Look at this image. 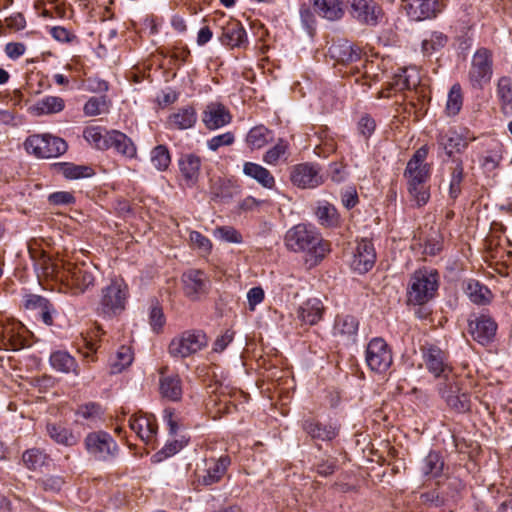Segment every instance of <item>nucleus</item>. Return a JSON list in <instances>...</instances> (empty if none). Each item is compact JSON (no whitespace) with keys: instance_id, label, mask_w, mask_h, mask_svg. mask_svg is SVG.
<instances>
[{"instance_id":"44","label":"nucleus","mask_w":512,"mask_h":512,"mask_svg":"<svg viewBox=\"0 0 512 512\" xmlns=\"http://www.w3.org/2000/svg\"><path fill=\"white\" fill-rule=\"evenodd\" d=\"M497 97L501 103L502 110L508 112L512 108V81L509 77L503 76L498 79Z\"/></svg>"},{"instance_id":"51","label":"nucleus","mask_w":512,"mask_h":512,"mask_svg":"<svg viewBox=\"0 0 512 512\" xmlns=\"http://www.w3.org/2000/svg\"><path fill=\"white\" fill-rule=\"evenodd\" d=\"M288 143L280 139L263 156V161L269 165H276L281 159H286Z\"/></svg>"},{"instance_id":"55","label":"nucleus","mask_w":512,"mask_h":512,"mask_svg":"<svg viewBox=\"0 0 512 512\" xmlns=\"http://www.w3.org/2000/svg\"><path fill=\"white\" fill-rule=\"evenodd\" d=\"M191 246L202 255H208L212 250L211 241L198 231H191L189 234Z\"/></svg>"},{"instance_id":"33","label":"nucleus","mask_w":512,"mask_h":512,"mask_svg":"<svg viewBox=\"0 0 512 512\" xmlns=\"http://www.w3.org/2000/svg\"><path fill=\"white\" fill-rule=\"evenodd\" d=\"M312 4L314 11L330 21L340 19L343 14V0H309Z\"/></svg>"},{"instance_id":"63","label":"nucleus","mask_w":512,"mask_h":512,"mask_svg":"<svg viewBox=\"0 0 512 512\" xmlns=\"http://www.w3.org/2000/svg\"><path fill=\"white\" fill-rule=\"evenodd\" d=\"M264 297V290L260 286L251 288L247 292L249 310L254 311L256 306L264 300Z\"/></svg>"},{"instance_id":"31","label":"nucleus","mask_w":512,"mask_h":512,"mask_svg":"<svg viewBox=\"0 0 512 512\" xmlns=\"http://www.w3.org/2000/svg\"><path fill=\"white\" fill-rule=\"evenodd\" d=\"M359 323L351 315H338L333 326V335L347 341H354L357 335Z\"/></svg>"},{"instance_id":"27","label":"nucleus","mask_w":512,"mask_h":512,"mask_svg":"<svg viewBox=\"0 0 512 512\" xmlns=\"http://www.w3.org/2000/svg\"><path fill=\"white\" fill-rule=\"evenodd\" d=\"M184 292L191 298H197L207 291V277L201 270H189L182 276Z\"/></svg>"},{"instance_id":"22","label":"nucleus","mask_w":512,"mask_h":512,"mask_svg":"<svg viewBox=\"0 0 512 512\" xmlns=\"http://www.w3.org/2000/svg\"><path fill=\"white\" fill-rule=\"evenodd\" d=\"M232 120L229 110L220 103H210L206 106L202 121L207 129L216 130L227 124Z\"/></svg>"},{"instance_id":"10","label":"nucleus","mask_w":512,"mask_h":512,"mask_svg":"<svg viewBox=\"0 0 512 512\" xmlns=\"http://www.w3.org/2000/svg\"><path fill=\"white\" fill-rule=\"evenodd\" d=\"M365 360L372 371L385 373L393 362L392 351L383 338L376 337L366 347Z\"/></svg>"},{"instance_id":"21","label":"nucleus","mask_w":512,"mask_h":512,"mask_svg":"<svg viewBox=\"0 0 512 512\" xmlns=\"http://www.w3.org/2000/svg\"><path fill=\"white\" fill-rule=\"evenodd\" d=\"M442 9L441 0H414L407 6V14L412 20L422 21L436 17Z\"/></svg>"},{"instance_id":"47","label":"nucleus","mask_w":512,"mask_h":512,"mask_svg":"<svg viewBox=\"0 0 512 512\" xmlns=\"http://www.w3.org/2000/svg\"><path fill=\"white\" fill-rule=\"evenodd\" d=\"M444 467L441 456L436 452H430L423 460L421 470L424 475L430 477H438Z\"/></svg>"},{"instance_id":"52","label":"nucleus","mask_w":512,"mask_h":512,"mask_svg":"<svg viewBox=\"0 0 512 512\" xmlns=\"http://www.w3.org/2000/svg\"><path fill=\"white\" fill-rule=\"evenodd\" d=\"M77 420L82 419L89 422H95L101 418L102 410L99 404L90 402L80 405L76 412Z\"/></svg>"},{"instance_id":"4","label":"nucleus","mask_w":512,"mask_h":512,"mask_svg":"<svg viewBox=\"0 0 512 512\" xmlns=\"http://www.w3.org/2000/svg\"><path fill=\"white\" fill-rule=\"evenodd\" d=\"M438 289V274L436 271L419 269L410 277L407 287V303L423 305L434 298Z\"/></svg>"},{"instance_id":"17","label":"nucleus","mask_w":512,"mask_h":512,"mask_svg":"<svg viewBox=\"0 0 512 512\" xmlns=\"http://www.w3.org/2000/svg\"><path fill=\"white\" fill-rule=\"evenodd\" d=\"M468 331L475 341L484 345L494 339L497 323L490 316L482 314L469 320Z\"/></svg>"},{"instance_id":"62","label":"nucleus","mask_w":512,"mask_h":512,"mask_svg":"<svg viewBox=\"0 0 512 512\" xmlns=\"http://www.w3.org/2000/svg\"><path fill=\"white\" fill-rule=\"evenodd\" d=\"M105 106V101L101 98L91 97L84 105V113L87 116L99 115Z\"/></svg>"},{"instance_id":"61","label":"nucleus","mask_w":512,"mask_h":512,"mask_svg":"<svg viewBox=\"0 0 512 512\" xmlns=\"http://www.w3.org/2000/svg\"><path fill=\"white\" fill-rule=\"evenodd\" d=\"M150 325L152 329L159 332L165 324V317L162 309L158 306H152L149 314Z\"/></svg>"},{"instance_id":"24","label":"nucleus","mask_w":512,"mask_h":512,"mask_svg":"<svg viewBox=\"0 0 512 512\" xmlns=\"http://www.w3.org/2000/svg\"><path fill=\"white\" fill-rule=\"evenodd\" d=\"M423 360L428 371L435 377H439L450 370L445 353L434 345L423 348Z\"/></svg>"},{"instance_id":"40","label":"nucleus","mask_w":512,"mask_h":512,"mask_svg":"<svg viewBox=\"0 0 512 512\" xmlns=\"http://www.w3.org/2000/svg\"><path fill=\"white\" fill-rule=\"evenodd\" d=\"M108 132L100 126H88L83 131L84 139L98 150L109 149Z\"/></svg>"},{"instance_id":"59","label":"nucleus","mask_w":512,"mask_h":512,"mask_svg":"<svg viewBox=\"0 0 512 512\" xmlns=\"http://www.w3.org/2000/svg\"><path fill=\"white\" fill-rule=\"evenodd\" d=\"M235 136L232 132H225L223 134L216 135L207 141V147L216 151L222 146H230L234 143Z\"/></svg>"},{"instance_id":"23","label":"nucleus","mask_w":512,"mask_h":512,"mask_svg":"<svg viewBox=\"0 0 512 512\" xmlns=\"http://www.w3.org/2000/svg\"><path fill=\"white\" fill-rule=\"evenodd\" d=\"M166 370H160L159 392L169 401H179L183 394L181 378L178 374H165Z\"/></svg>"},{"instance_id":"46","label":"nucleus","mask_w":512,"mask_h":512,"mask_svg":"<svg viewBox=\"0 0 512 512\" xmlns=\"http://www.w3.org/2000/svg\"><path fill=\"white\" fill-rule=\"evenodd\" d=\"M316 216L318 222L325 227H334L339 223V215L336 208L327 202L318 206Z\"/></svg>"},{"instance_id":"56","label":"nucleus","mask_w":512,"mask_h":512,"mask_svg":"<svg viewBox=\"0 0 512 512\" xmlns=\"http://www.w3.org/2000/svg\"><path fill=\"white\" fill-rule=\"evenodd\" d=\"M464 168L461 162L457 163L451 173L449 195L452 199H456L461 192V182L463 180Z\"/></svg>"},{"instance_id":"8","label":"nucleus","mask_w":512,"mask_h":512,"mask_svg":"<svg viewBox=\"0 0 512 512\" xmlns=\"http://www.w3.org/2000/svg\"><path fill=\"white\" fill-rule=\"evenodd\" d=\"M28 251L38 278L60 279L63 261L53 260L37 240L28 243Z\"/></svg>"},{"instance_id":"38","label":"nucleus","mask_w":512,"mask_h":512,"mask_svg":"<svg viewBox=\"0 0 512 512\" xmlns=\"http://www.w3.org/2000/svg\"><path fill=\"white\" fill-rule=\"evenodd\" d=\"M230 460L227 456L220 457L217 460H212L208 465L205 475L199 477V481L205 485H213L221 480L224 476Z\"/></svg>"},{"instance_id":"19","label":"nucleus","mask_w":512,"mask_h":512,"mask_svg":"<svg viewBox=\"0 0 512 512\" xmlns=\"http://www.w3.org/2000/svg\"><path fill=\"white\" fill-rule=\"evenodd\" d=\"M26 328L16 320H7L0 326V337L7 350H20L25 346Z\"/></svg>"},{"instance_id":"53","label":"nucleus","mask_w":512,"mask_h":512,"mask_svg":"<svg viewBox=\"0 0 512 512\" xmlns=\"http://www.w3.org/2000/svg\"><path fill=\"white\" fill-rule=\"evenodd\" d=\"M463 103L461 87L459 84H454L448 94L446 103V112L448 115L455 116L459 113Z\"/></svg>"},{"instance_id":"3","label":"nucleus","mask_w":512,"mask_h":512,"mask_svg":"<svg viewBox=\"0 0 512 512\" xmlns=\"http://www.w3.org/2000/svg\"><path fill=\"white\" fill-rule=\"evenodd\" d=\"M97 267L85 262L62 264L59 281L73 294L79 295L95 286Z\"/></svg>"},{"instance_id":"32","label":"nucleus","mask_w":512,"mask_h":512,"mask_svg":"<svg viewBox=\"0 0 512 512\" xmlns=\"http://www.w3.org/2000/svg\"><path fill=\"white\" fill-rule=\"evenodd\" d=\"M107 139L109 149L113 148L117 153L127 158H134L136 156V146L124 133L118 130H111L108 132Z\"/></svg>"},{"instance_id":"48","label":"nucleus","mask_w":512,"mask_h":512,"mask_svg":"<svg viewBox=\"0 0 512 512\" xmlns=\"http://www.w3.org/2000/svg\"><path fill=\"white\" fill-rule=\"evenodd\" d=\"M133 361V352L130 347L121 346L114 359L111 360L112 373H120Z\"/></svg>"},{"instance_id":"43","label":"nucleus","mask_w":512,"mask_h":512,"mask_svg":"<svg viewBox=\"0 0 512 512\" xmlns=\"http://www.w3.org/2000/svg\"><path fill=\"white\" fill-rule=\"evenodd\" d=\"M47 432L49 436L58 444L73 446L78 442V437L69 429L61 425L48 424Z\"/></svg>"},{"instance_id":"39","label":"nucleus","mask_w":512,"mask_h":512,"mask_svg":"<svg viewBox=\"0 0 512 512\" xmlns=\"http://www.w3.org/2000/svg\"><path fill=\"white\" fill-rule=\"evenodd\" d=\"M409 201L413 206L420 208L425 206L430 199L429 182L407 183Z\"/></svg>"},{"instance_id":"42","label":"nucleus","mask_w":512,"mask_h":512,"mask_svg":"<svg viewBox=\"0 0 512 512\" xmlns=\"http://www.w3.org/2000/svg\"><path fill=\"white\" fill-rule=\"evenodd\" d=\"M466 294L473 303L479 305L489 303L492 298L491 291L475 280H471L467 283Z\"/></svg>"},{"instance_id":"30","label":"nucleus","mask_w":512,"mask_h":512,"mask_svg":"<svg viewBox=\"0 0 512 512\" xmlns=\"http://www.w3.org/2000/svg\"><path fill=\"white\" fill-rule=\"evenodd\" d=\"M197 121V114L193 107L186 106L171 113L167 119L170 129L186 130L192 128Z\"/></svg>"},{"instance_id":"9","label":"nucleus","mask_w":512,"mask_h":512,"mask_svg":"<svg viewBox=\"0 0 512 512\" xmlns=\"http://www.w3.org/2000/svg\"><path fill=\"white\" fill-rule=\"evenodd\" d=\"M84 445L89 455L98 461H109L118 452V445L110 434L104 431L88 433Z\"/></svg>"},{"instance_id":"6","label":"nucleus","mask_w":512,"mask_h":512,"mask_svg":"<svg viewBox=\"0 0 512 512\" xmlns=\"http://www.w3.org/2000/svg\"><path fill=\"white\" fill-rule=\"evenodd\" d=\"M25 148L37 158L48 159L64 154L67 144L62 138L51 134H37L26 139Z\"/></svg>"},{"instance_id":"57","label":"nucleus","mask_w":512,"mask_h":512,"mask_svg":"<svg viewBox=\"0 0 512 512\" xmlns=\"http://www.w3.org/2000/svg\"><path fill=\"white\" fill-rule=\"evenodd\" d=\"M214 236L228 243H241L242 235L231 226H221L214 230Z\"/></svg>"},{"instance_id":"34","label":"nucleus","mask_w":512,"mask_h":512,"mask_svg":"<svg viewBox=\"0 0 512 512\" xmlns=\"http://www.w3.org/2000/svg\"><path fill=\"white\" fill-rule=\"evenodd\" d=\"M65 108V101L59 96H45L39 99L30 111L35 116L52 115L60 113Z\"/></svg>"},{"instance_id":"28","label":"nucleus","mask_w":512,"mask_h":512,"mask_svg":"<svg viewBox=\"0 0 512 512\" xmlns=\"http://www.w3.org/2000/svg\"><path fill=\"white\" fill-rule=\"evenodd\" d=\"M220 41L230 48L242 47L247 42L246 31L239 22H228L222 29Z\"/></svg>"},{"instance_id":"54","label":"nucleus","mask_w":512,"mask_h":512,"mask_svg":"<svg viewBox=\"0 0 512 512\" xmlns=\"http://www.w3.org/2000/svg\"><path fill=\"white\" fill-rule=\"evenodd\" d=\"M22 459L27 468L36 470L45 465L48 458L44 452L30 449L24 452Z\"/></svg>"},{"instance_id":"18","label":"nucleus","mask_w":512,"mask_h":512,"mask_svg":"<svg viewBox=\"0 0 512 512\" xmlns=\"http://www.w3.org/2000/svg\"><path fill=\"white\" fill-rule=\"evenodd\" d=\"M202 160L194 153L181 154L178 159L180 179L187 187H194L201 175Z\"/></svg>"},{"instance_id":"50","label":"nucleus","mask_w":512,"mask_h":512,"mask_svg":"<svg viewBox=\"0 0 512 512\" xmlns=\"http://www.w3.org/2000/svg\"><path fill=\"white\" fill-rule=\"evenodd\" d=\"M151 162L159 171H165L171 163V156L168 148L164 145H158L151 151Z\"/></svg>"},{"instance_id":"2","label":"nucleus","mask_w":512,"mask_h":512,"mask_svg":"<svg viewBox=\"0 0 512 512\" xmlns=\"http://www.w3.org/2000/svg\"><path fill=\"white\" fill-rule=\"evenodd\" d=\"M129 298V288L121 277L112 278L101 289L98 302V313L105 318H113L122 314L126 309Z\"/></svg>"},{"instance_id":"41","label":"nucleus","mask_w":512,"mask_h":512,"mask_svg":"<svg viewBox=\"0 0 512 512\" xmlns=\"http://www.w3.org/2000/svg\"><path fill=\"white\" fill-rule=\"evenodd\" d=\"M273 139V133L271 130L263 125L253 127L247 135V144L252 149H260L264 147Z\"/></svg>"},{"instance_id":"29","label":"nucleus","mask_w":512,"mask_h":512,"mask_svg":"<svg viewBox=\"0 0 512 512\" xmlns=\"http://www.w3.org/2000/svg\"><path fill=\"white\" fill-rule=\"evenodd\" d=\"M324 305L321 300L313 298L304 302L297 311L298 319L307 325L317 324L323 316Z\"/></svg>"},{"instance_id":"36","label":"nucleus","mask_w":512,"mask_h":512,"mask_svg":"<svg viewBox=\"0 0 512 512\" xmlns=\"http://www.w3.org/2000/svg\"><path fill=\"white\" fill-rule=\"evenodd\" d=\"M437 141L449 156L464 150L467 146L466 140L453 129L442 130Z\"/></svg>"},{"instance_id":"60","label":"nucleus","mask_w":512,"mask_h":512,"mask_svg":"<svg viewBox=\"0 0 512 512\" xmlns=\"http://www.w3.org/2000/svg\"><path fill=\"white\" fill-rule=\"evenodd\" d=\"M49 33L53 39L62 43H70L76 38L72 31L63 26H53Z\"/></svg>"},{"instance_id":"7","label":"nucleus","mask_w":512,"mask_h":512,"mask_svg":"<svg viewBox=\"0 0 512 512\" xmlns=\"http://www.w3.org/2000/svg\"><path fill=\"white\" fill-rule=\"evenodd\" d=\"M208 345V339L202 331H185L172 339L169 353L173 357L186 358L201 351Z\"/></svg>"},{"instance_id":"58","label":"nucleus","mask_w":512,"mask_h":512,"mask_svg":"<svg viewBox=\"0 0 512 512\" xmlns=\"http://www.w3.org/2000/svg\"><path fill=\"white\" fill-rule=\"evenodd\" d=\"M502 158V150L500 147L489 150L482 158V167L486 171H493L499 166Z\"/></svg>"},{"instance_id":"14","label":"nucleus","mask_w":512,"mask_h":512,"mask_svg":"<svg viewBox=\"0 0 512 512\" xmlns=\"http://www.w3.org/2000/svg\"><path fill=\"white\" fill-rule=\"evenodd\" d=\"M375 261L376 252L373 243L368 239L358 241L350 262L351 268L359 274H364L373 268Z\"/></svg>"},{"instance_id":"20","label":"nucleus","mask_w":512,"mask_h":512,"mask_svg":"<svg viewBox=\"0 0 512 512\" xmlns=\"http://www.w3.org/2000/svg\"><path fill=\"white\" fill-rule=\"evenodd\" d=\"M351 13L359 22L376 25L381 16V8L373 0H348Z\"/></svg>"},{"instance_id":"45","label":"nucleus","mask_w":512,"mask_h":512,"mask_svg":"<svg viewBox=\"0 0 512 512\" xmlns=\"http://www.w3.org/2000/svg\"><path fill=\"white\" fill-rule=\"evenodd\" d=\"M59 170L66 179H81L87 178L94 175L92 167L87 165H76L73 163H62L59 166Z\"/></svg>"},{"instance_id":"15","label":"nucleus","mask_w":512,"mask_h":512,"mask_svg":"<svg viewBox=\"0 0 512 512\" xmlns=\"http://www.w3.org/2000/svg\"><path fill=\"white\" fill-rule=\"evenodd\" d=\"M291 182L299 188H315L323 183V177L316 165L302 163L295 165L290 174Z\"/></svg>"},{"instance_id":"25","label":"nucleus","mask_w":512,"mask_h":512,"mask_svg":"<svg viewBox=\"0 0 512 512\" xmlns=\"http://www.w3.org/2000/svg\"><path fill=\"white\" fill-rule=\"evenodd\" d=\"M328 52L331 58L343 64L354 63L361 58V49L347 40L333 42Z\"/></svg>"},{"instance_id":"16","label":"nucleus","mask_w":512,"mask_h":512,"mask_svg":"<svg viewBox=\"0 0 512 512\" xmlns=\"http://www.w3.org/2000/svg\"><path fill=\"white\" fill-rule=\"evenodd\" d=\"M420 84V74L414 67L402 69L399 73L395 74L387 84V88L379 91V98L390 97L389 91L400 92L403 90H410L416 88Z\"/></svg>"},{"instance_id":"35","label":"nucleus","mask_w":512,"mask_h":512,"mask_svg":"<svg viewBox=\"0 0 512 512\" xmlns=\"http://www.w3.org/2000/svg\"><path fill=\"white\" fill-rule=\"evenodd\" d=\"M243 173L266 189H273L275 186V178L271 172L260 164L254 162H245L243 164Z\"/></svg>"},{"instance_id":"13","label":"nucleus","mask_w":512,"mask_h":512,"mask_svg":"<svg viewBox=\"0 0 512 512\" xmlns=\"http://www.w3.org/2000/svg\"><path fill=\"white\" fill-rule=\"evenodd\" d=\"M129 427L145 444L154 447L158 427L153 415L135 413L129 419Z\"/></svg>"},{"instance_id":"5","label":"nucleus","mask_w":512,"mask_h":512,"mask_svg":"<svg viewBox=\"0 0 512 512\" xmlns=\"http://www.w3.org/2000/svg\"><path fill=\"white\" fill-rule=\"evenodd\" d=\"M493 75V54L487 48H479L472 56L468 82L473 89L482 90Z\"/></svg>"},{"instance_id":"1","label":"nucleus","mask_w":512,"mask_h":512,"mask_svg":"<svg viewBox=\"0 0 512 512\" xmlns=\"http://www.w3.org/2000/svg\"><path fill=\"white\" fill-rule=\"evenodd\" d=\"M285 245L293 252H305L314 262L321 261L329 252L330 244L312 226L298 224L285 234Z\"/></svg>"},{"instance_id":"11","label":"nucleus","mask_w":512,"mask_h":512,"mask_svg":"<svg viewBox=\"0 0 512 512\" xmlns=\"http://www.w3.org/2000/svg\"><path fill=\"white\" fill-rule=\"evenodd\" d=\"M428 147L422 146L417 149L407 162L404 177L407 183L429 182L431 176V165L426 162Z\"/></svg>"},{"instance_id":"37","label":"nucleus","mask_w":512,"mask_h":512,"mask_svg":"<svg viewBox=\"0 0 512 512\" xmlns=\"http://www.w3.org/2000/svg\"><path fill=\"white\" fill-rule=\"evenodd\" d=\"M50 365L53 369L62 373H73L79 376L80 370L77 361L66 351H55L50 355Z\"/></svg>"},{"instance_id":"26","label":"nucleus","mask_w":512,"mask_h":512,"mask_svg":"<svg viewBox=\"0 0 512 512\" xmlns=\"http://www.w3.org/2000/svg\"><path fill=\"white\" fill-rule=\"evenodd\" d=\"M302 428L313 440L331 441L338 435L335 425L324 424L314 418L305 419Z\"/></svg>"},{"instance_id":"49","label":"nucleus","mask_w":512,"mask_h":512,"mask_svg":"<svg viewBox=\"0 0 512 512\" xmlns=\"http://www.w3.org/2000/svg\"><path fill=\"white\" fill-rule=\"evenodd\" d=\"M447 43V36L441 32H432L428 38L422 41V52L425 55H432Z\"/></svg>"},{"instance_id":"64","label":"nucleus","mask_w":512,"mask_h":512,"mask_svg":"<svg viewBox=\"0 0 512 512\" xmlns=\"http://www.w3.org/2000/svg\"><path fill=\"white\" fill-rule=\"evenodd\" d=\"M375 128V120L371 118L369 115H364L360 118L358 122V129L365 138L370 137L374 132Z\"/></svg>"},{"instance_id":"12","label":"nucleus","mask_w":512,"mask_h":512,"mask_svg":"<svg viewBox=\"0 0 512 512\" xmlns=\"http://www.w3.org/2000/svg\"><path fill=\"white\" fill-rule=\"evenodd\" d=\"M440 394L450 410L465 413L470 410V395L463 391L458 381L448 380L440 388Z\"/></svg>"}]
</instances>
